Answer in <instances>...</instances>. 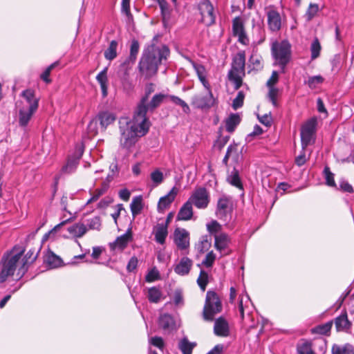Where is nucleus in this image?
I'll return each instance as SVG.
<instances>
[{
	"label": "nucleus",
	"mask_w": 354,
	"mask_h": 354,
	"mask_svg": "<svg viewBox=\"0 0 354 354\" xmlns=\"http://www.w3.org/2000/svg\"><path fill=\"white\" fill-rule=\"evenodd\" d=\"M168 99V95L158 93L153 96L149 102L144 104V110L140 112V104H138L132 120L129 118H121L119 120L120 132V145L123 148L129 149L136 142L137 137L145 136L149 131V122L146 116L148 111L153 112L162 102Z\"/></svg>",
	"instance_id": "nucleus-1"
},
{
	"label": "nucleus",
	"mask_w": 354,
	"mask_h": 354,
	"mask_svg": "<svg viewBox=\"0 0 354 354\" xmlns=\"http://www.w3.org/2000/svg\"><path fill=\"white\" fill-rule=\"evenodd\" d=\"M158 37V35H156L153 38L151 44L144 48L138 63L139 71L146 79H149L156 75L162 60H166L170 53L169 49L166 45L158 46L156 44Z\"/></svg>",
	"instance_id": "nucleus-2"
},
{
	"label": "nucleus",
	"mask_w": 354,
	"mask_h": 354,
	"mask_svg": "<svg viewBox=\"0 0 354 354\" xmlns=\"http://www.w3.org/2000/svg\"><path fill=\"white\" fill-rule=\"evenodd\" d=\"M24 249L15 246L12 251L3 254L0 262V283H4L9 277L14 275L21 267V258Z\"/></svg>",
	"instance_id": "nucleus-3"
},
{
	"label": "nucleus",
	"mask_w": 354,
	"mask_h": 354,
	"mask_svg": "<svg viewBox=\"0 0 354 354\" xmlns=\"http://www.w3.org/2000/svg\"><path fill=\"white\" fill-rule=\"evenodd\" d=\"M245 53L244 50L239 51L232 59L231 69L227 74L228 80L234 85L235 89H239L243 83V77L245 76Z\"/></svg>",
	"instance_id": "nucleus-4"
},
{
	"label": "nucleus",
	"mask_w": 354,
	"mask_h": 354,
	"mask_svg": "<svg viewBox=\"0 0 354 354\" xmlns=\"http://www.w3.org/2000/svg\"><path fill=\"white\" fill-rule=\"evenodd\" d=\"M222 310V302L218 294L213 290H208L203 310V319L207 322L213 321L215 315Z\"/></svg>",
	"instance_id": "nucleus-5"
},
{
	"label": "nucleus",
	"mask_w": 354,
	"mask_h": 354,
	"mask_svg": "<svg viewBox=\"0 0 354 354\" xmlns=\"http://www.w3.org/2000/svg\"><path fill=\"white\" fill-rule=\"evenodd\" d=\"M272 52L277 64L282 72L290 60V45L287 41L274 42L272 46Z\"/></svg>",
	"instance_id": "nucleus-6"
},
{
	"label": "nucleus",
	"mask_w": 354,
	"mask_h": 354,
	"mask_svg": "<svg viewBox=\"0 0 354 354\" xmlns=\"http://www.w3.org/2000/svg\"><path fill=\"white\" fill-rule=\"evenodd\" d=\"M198 9L201 15L202 23L207 26H211L215 24L214 8L209 0H201L198 5Z\"/></svg>",
	"instance_id": "nucleus-7"
},
{
	"label": "nucleus",
	"mask_w": 354,
	"mask_h": 354,
	"mask_svg": "<svg viewBox=\"0 0 354 354\" xmlns=\"http://www.w3.org/2000/svg\"><path fill=\"white\" fill-rule=\"evenodd\" d=\"M265 12L267 16L268 29L272 32L279 31L281 28L282 20L277 7L274 5L268 6L265 8Z\"/></svg>",
	"instance_id": "nucleus-8"
},
{
	"label": "nucleus",
	"mask_w": 354,
	"mask_h": 354,
	"mask_svg": "<svg viewBox=\"0 0 354 354\" xmlns=\"http://www.w3.org/2000/svg\"><path fill=\"white\" fill-rule=\"evenodd\" d=\"M188 201L198 209H205L210 201L209 193L205 187L196 188Z\"/></svg>",
	"instance_id": "nucleus-9"
},
{
	"label": "nucleus",
	"mask_w": 354,
	"mask_h": 354,
	"mask_svg": "<svg viewBox=\"0 0 354 354\" xmlns=\"http://www.w3.org/2000/svg\"><path fill=\"white\" fill-rule=\"evenodd\" d=\"M317 120L316 118H311L301 127V140L302 149H305L313 140L316 131Z\"/></svg>",
	"instance_id": "nucleus-10"
},
{
	"label": "nucleus",
	"mask_w": 354,
	"mask_h": 354,
	"mask_svg": "<svg viewBox=\"0 0 354 354\" xmlns=\"http://www.w3.org/2000/svg\"><path fill=\"white\" fill-rule=\"evenodd\" d=\"M233 209L232 198L227 196H223L218 200L216 209V215L220 220L226 221L230 217Z\"/></svg>",
	"instance_id": "nucleus-11"
},
{
	"label": "nucleus",
	"mask_w": 354,
	"mask_h": 354,
	"mask_svg": "<svg viewBox=\"0 0 354 354\" xmlns=\"http://www.w3.org/2000/svg\"><path fill=\"white\" fill-rule=\"evenodd\" d=\"M129 62L125 60L118 68L116 77L125 91H131L133 86L130 78Z\"/></svg>",
	"instance_id": "nucleus-12"
},
{
	"label": "nucleus",
	"mask_w": 354,
	"mask_h": 354,
	"mask_svg": "<svg viewBox=\"0 0 354 354\" xmlns=\"http://www.w3.org/2000/svg\"><path fill=\"white\" fill-rule=\"evenodd\" d=\"M216 100L214 99L212 91L207 92V95H198L192 99V104L198 109H209L215 104Z\"/></svg>",
	"instance_id": "nucleus-13"
},
{
	"label": "nucleus",
	"mask_w": 354,
	"mask_h": 354,
	"mask_svg": "<svg viewBox=\"0 0 354 354\" xmlns=\"http://www.w3.org/2000/svg\"><path fill=\"white\" fill-rule=\"evenodd\" d=\"M38 251L35 248L30 249L25 254L24 258H21V267L19 268L17 273V279L23 277L25 273L28 271V265L33 263L37 257Z\"/></svg>",
	"instance_id": "nucleus-14"
},
{
	"label": "nucleus",
	"mask_w": 354,
	"mask_h": 354,
	"mask_svg": "<svg viewBox=\"0 0 354 354\" xmlns=\"http://www.w3.org/2000/svg\"><path fill=\"white\" fill-rule=\"evenodd\" d=\"M174 243L180 250L189 246V233L184 228H176L174 233Z\"/></svg>",
	"instance_id": "nucleus-15"
},
{
	"label": "nucleus",
	"mask_w": 354,
	"mask_h": 354,
	"mask_svg": "<svg viewBox=\"0 0 354 354\" xmlns=\"http://www.w3.org/2000/svg\"><path fill=\"white\" fill-rule=\"evenodd\" d=\"M132 239L131 228H129L124 234L118 236L114 242L111 243L109 247L112 250L122 251Z\"/></svg>",
	"instance_id": "nucleus-16"
},
{
	"label": "nucleus",
	"mask_w": 354,
	"mask_h": 354,
	"mask_svg": "<svg viewBox=\"0 0 354 354\" xmlns=\"http://www.w3.org/2000/svg\"><path fill=\"white\" fill-rule=\"evenodd\" d=\"M177 193V189L174 187L167 195L159 199L157 207L158 212L163 213L166 209L169 207L172 202L174 201Z\"/></svg>",
	"instance_id": "nucleus-17"
},
{
	"label": "nucleus",
	"mask_w": 354,
	"mask_h": 354,
	"mask_svg": "<svg viewBox=\"0 0 354 354\" xmlns=\"http://www.w3.org/2000/svg\"><path fill=\"white\" fill-rule=\"evenodd\" d=\"M37 111L36 104L32 107H25L23 106L19 110V124L22 127H26L34 113Z\"/></svg>",
	"instance_id": "nucleus-18"
},
{
	"label": "nucleus",
	"mask_w": 354,
	"mask_h": 354,
	"mask_svg": "<svg viewBox=\"0 0 354 354\" xmlns=\"http://www.w3.org/2000/svg\"><path fill=\"white\" fill-rule=\"evenodd\" d=\"M214 333L216 335L220 337H227L229 335V324L226 319L223 317H220L215 319Z\"/></svg>",
	"instance_id": "nucleus-19"
},
{
	"label": "nucleus",
	"mask_w": 354,
	"mask_h": 354,
	"mask_svg": "<svg viewBox=\"0 0 354 354\" xmlns=\"http://www.w3.org/2000/svg\"><path fill=\"white\" fill-rule=\"evenodd\" d=\"M96 120L100 122L101 128L105 130L109 125L115 122L116 116L113 113L108 111H101L97 114Z\"/></svg>",
	"instance_id": "nucleus-20"
},
{
	"label": "nucleus",
	"mask_w": 354,
	"mask_h": 354,
	"mask_svg": "<svg viewBox=\"0 0 354 354\" xmlns=\"http://www.w3.org/2000/svg\"><path fill=\"white\" fill-rule=\"evenodd\" d=\"M167 224L158 223L154 226L153 234L155 235V241L159 244H164L168 234Z\"/></svg>",
	"instance_id": "nucleus-21"
},
{
	"label": "nucleus",
	"mask_w": 354,
	"mask_h": 354,
	"mask_svg": "<svg viewBox=\"0 0 354 354\" xmlns=\"http://www.w3.org/2000/svg\"><path fill=\"white\" fill-rule=\"evenodd\" d=\"M192 266V261L189 258L184 257L174 267V272L179 275L184 276L189 274Z\"/></svg>",
	"instance_id": "nucleus-22"
},
{
	"label": "nucleus",
	"mask_w": 354,
	"mask_h": 354,
	"mask_svg": "<svg viewBox=\"0 0 354 354\" xmlns=\"http://www.w3.org/2000/svg\"><path fill=\"white\" fill-rule=\"evenodd\" d=\"M83 153V149L80 147L77 151V156L76 157L69 158L66 164L62 167V171L64 173L71 174L75 171L79 164V160Z\"/></svg>",
	"instance_id": "nucleus-23"
},
{
	"label": "nucleus",
	"mask_w": 354,
	"mask_h": 354,
	"mask_svg": "<svg viewBox=\"0 0 354 354\" xmlns=\"http://www.w3.org/2000/svg\"><path fill=\"white\" fill-rule=\"evenodd\" d=\"M108 67L106 66L102 71H101L96 76V80L100 85L102 94L104 97L108 95Z\"/></svg>",
	"instance_id": "nucleus-24"
},
{
	"label": "nucleus",
	"mask_w": 354,
	"mask_h": 354,
	"mask_svg": "<svg viewBox=\"0 0 354 354\" xmlns=\"http://www.w3.org/2000/svg\"><path fill=\"white\" fill-rule=\"evenodd\" d=\"M334 323L337 331H348L351 326V322L348 320L346 312L337 317Z\"/></svg>",
	"instance_id": "nucleus-25"
},
{
	"label": "nucleus",
	"mask_w": 354,
	"mask_h": 354,
	"mask_svg": "<svg viewBox=\"0 0 354 354\" xmlns=\"http://www.w3.org/2000/svg\"><path fill=\"white\" fill-rule=\"evenodd\" d=\"M193 216L192 205L188 201L180 207L176 219L178 221H188Z\"/></svg>",
	"instance_id": "nucleus-26"
},
{
	"label": "nucleus",
	"mask_w": 354,
	"mask_h": 354,
	"mask_svg": "<svg viewBox=\"0 0 354 354\" xmlns=\"http://www.w3.org/2000/svg\"><path fill=\"white\" fill-rule=\"evenodd\" d=\"M143 208L144 203L142 196L139 195L133 197L130 204V209L133 218H135L136 216L141 214Z\"/></svg>",
	"instance_id": "nucleus-27"
},
{
	"label": "nucleus",
	"mask_w": 354,
	"mask_h": 354,
	"mask_svg": "<svg viewBox=\"0 0 354 354\" xmlns=\"http://www.w3.org/2000/svg\"><path fill=\"white\" fill-rule=\"evenodd\" d=\"M230 241L228 235L225 233H221L214 236V246L220 252H222L228 247Z\"/></svg>",
	"instance_id": "nucleus-28"
},
{
	"label": "nucleus",
	"mask_w": 354,
	"mask_h": 354,
	"mask_svg": "<svg viewBox=\"0 0 354 354\" xmlns=\"http://www.w3.org/2000/svg\"><path fill=\"white\" fill-rule=\"evenodd\" d=\"M67 231L73 237L80 238L83 236L87 232L86 225L81 223H75L67 227Z\"/></svg>",
	"instance_id": "nucleus-29"
},
{
	"label": "nucleus",
	"mask_w": 354,
	"mask_h": 354,
	"mask_svg": "<svg viewBox=\"0 0 354 354\" xmlns=\"http://www.w3.org/2000/svg\"><path fill=\"white\" fill-rule=\"evenodd\" d=\"M158 324L163 330H171L174 328L175 322L172 316L165 313L160 315L158 320Z\"/></svg>",
	"instance_id": "nucleus-30"
},
{
	"label": "nucleus",
	"mask_w": 354,
	"mask_h": 354,
	"mask_svg": "<svg viewBox=\"0 0 354 354\" xmlns=\"http://www.w3.org/2000/svg\"><path fill=\"white\" fill-rule=\"evenodd\" d=\"M227 181L234 187L243 189V184L239 176V170L234 167L233 170L228 174Z\"/></svg>",
	"instance_id": "nucleus-31"
},
{
	"label": "nucleus",
	"mask_w": 354,
	"mask_h": 354,
	"mask_svg": "<svg viewBox=\"0 0 354 354\" xmlns=\"http://www.w3.org/2000/svg\"><path fill=\"white\" fill-rule=\"evenodd\" d=\"M21 96L25 99L26 104L25 107H32L36 104V109L38 108L39 100L35 97V93L31 89H26L21 93Z\"/></svg>",
	"instance_id": "nucleus-32"
},
{
	"label": "nucleus",
	"mask_w": 354,
	"mask_h": 354,
	"mask_svg": "<svg viewBox=\"0 0 354 354\" xmlns=\"http://www.w3.org/2000/svg\"><path fill=\"white\" fill-rule=\"evenodd\" d=\"M241 122V118L237 113H232L226 120H225V128L226 130L232 133L233 132L236 127Z\"/></svg>",
	"instance_id": "nucleus-33"
},
{
	"label": "nucleus",
	"mask_w": 354,
	"mask_h": 354,
	"mask_svg": "<svg viewBox=\"0 0 354 354\" xmlns=\"http://www.w3.org/2000/svg\"><path fill=\"white\" fill-rule=\"evenodd\" d=\"M162 292L159 287H151L148 288L147 297L151 303H158L162 297Z\"/></svg>",
	"instance_id": "nucleus-34"
},
{
	"label": "nucleus",
	"mask_w": 354,
	"mask_h": 354,
	"mask_svg": "<svg viewBox=\"0 0 354 354\" xmlns=\"http://www.w3.org/2000/svg\"><path fill=\"white\" fill-rule=\"evenodd\" d=\"M298 354H315L313 343L307 340H302L297 346Z\"/></svg>",
	"instance_id": "nucleus-35"
},
{
	"label": "nucleus",
	"mask_w": 354,
	"mask_h": 354,
	"mask_svg": "<svg viewBox=\"0 0 354 354\" xmlns=\"http://www.w3.org/2000/svg\"><path fill=\"white\" fill-rule=\"evenodd\" d=\"M331 351L332 354H354V347L349 344L343 346L334 344Z\"/></svg>",
	"instance_id": "nucleus-36"
},
{
	"label": "nucleus",
	"mask_w": 354,
	"mask_h": 354,
	"mask_svg": "<svg viewBox=\"0 0 354 354\" xmlns=\"http://www.w3.org/2000/svg\"><path fill=\"white\" fill-rule=\"evenodd\" d=\"M333 324V321H329L325 324L318 325L311 329V333L313 334L328 335L331 330Z\"/></svg>",
	"instance_id": "nucleus-37"
},
{
	"label": "nucleus",
	"mask_w": 354,
	"mask_h": 354,
	"mask_svg": "<svg viewBox=\"0 0 354 354\" xmlns=\"http://www.w3.org/2000/svg\"><path fill=\"white\" fill-rule=\"evenodd\" d=\"M117 48L118 42L115 40H112L108 48L104 51V57L106 59L112 61L117 57Z\"/></svg>",
	"instance_id": "nucleus-38"
},
{
	"label": "nucleus",
	"mask_w": 354,
	"mask_h": 354,
	"mask_svg": "<svg viewBox=\"0 0 354 354\" xmlns=\"http://www.w3.org/2000/svg\"><path fill=\"white\" fill-rule=\"evenodd\" d=\"M313 350L315 354H324L326 351L327 344L325 339L320 337L315 339L313 342Z\"/></svg>",
	"instance_id": "nucleus-39"
},
{
	"label": "nucleus",
	"mask_w": 354,
	"mask_h": 354,
	"mask_svg": "<svg viewBox=\"0 0 354 354\" xmlns=\"http://www.w3.org/2000/svg\"><path fill=\"white\" fill-rule=\"evenodd\" d=\"M212 241L209 236H203L198 243L196 245V248L200 253H204L207 252L211 247Z\"/></svg>",
	"instance_id": "nucleus-40"
},
{
	"label": "nucleus",
	"mask_w": 354,
	"mask_h": 354,
	"mask_svg": "<svg viewBox=\"0 0 354 354\" xmlns=\"http://www.w3.org/2000/svg\"><path fill=\"white\" fill-rule=\"evenodd\" d=\"M155 91V85L153 83H148L145 86V95L142 97L140 102V109L144 110V104L149 100V95ZM142 112V110L140 111Z\"/></svg>",
	"instance_id": "nucleus-41"
},
{
	"label": "nucleus",
	"mask_w": 354,
	"mask_h": 354,
	"mask_svg": "<svg viewBox=\"0 0 354 354\" xmlns=\"http://www.w3.org/2000/svg\"><path fill=\"white\" fill-rule=\"evenodd\" d=\"M195 346V343H191L186 337H184L179 342L178 348L183 354H192V350Z\"/></svg>",
	"instance_id": "nucleus-42"
},
{
	"label": "nucleus",
	"mask_w": 354,
	"mask_h": 354,
	"mask_svg": "<svg viewBox=\"0 0 354 354\" xmlns=\"http://www.w3.org/2000/svg\"><path fill=\"white\" fill-rule=\"evenodd\" d=\"M233 153L234 155H236L237 156V158L239 157V151H238V145L234 143L231 144L228 146L225 156H224V158L223 159V163L225 166L227 165L228 160Z\"/></svg>",
	"instance_id": "nucleus-43"
},
{
	"label": "nucleus",
	"mask_w": 354,
	"mask_h": 354,
	"mask_svg": "<svg viewBox=\"0 0 354 354\" xmlns=\"http://www.w3.org/2000/svg\"><path fill=\"white\" fill-rule=\"evenodd\" d=\"M243 32H245V28L241 19L239 17H235L232 21L233 35L235 37Z\"/></svg>",
	"instance_id": "nucleus-44"
},
{
	"label": "nucleus",
	"mask_w": 354,
	"mask_h": 354,
	"mask_svg": "<svg viewBox=\"0 0 354 354\" xmlns=\"http://www.w3.org/2000/svg\"><path fill=\"white\" fill-rule=\"evenodd\" d=\"M139 49L140 44L138 41L136 39H133L130 46V54L129 58L127 60H128L129 62H131L133 63L136 59Z\"/></svg>",
	"instance_id": "nucleus-45"
},
{
	"label": "nucleus",
	"mask_w": 354,
	"mask_h": 354,
	"mask_svg": "<svg viewBox=\"0 0 354 354\" xmlns=\"http://www.w3.org/2000/svg\"><path fill=\"white\" fill-rule=\"evenodd\" d=\"M109 188V183L104 181L102 183L101 187L96 189L92 197L88 200V203L97 201L102 195H103L108 189Z\"/></svg>",
	"instance_id": "nucleus-46"
},
{
	"label": "nucleus",
	"mask_w": 354,
	"mask_h": 354,
	"mask_svg": "<svg viewBox=\"0 0 354 354\" xmlns=\"http://www.w3.org/2000/svg\"><path fill=\"white\" fill-rule=\"evenodd\" d=\"M209 282V274L204 270H201L199 276L197 279V283L202 291H205Z\"/></svg>",
	"instance_id": "nucleus-47"
},
{
	"label": "nucleus",
	"mask_w": 354,
	"mask_h": 354,
	"mask_svg": "<svg viewBox=\"0 0 354 354\" xmlns=\"http://www.w3.org/2000/svg\"><path fill=\"white\" fill-rule=\"evenodd\" d=\"M321 49L322 47L319 39L315 38L310 46L311 59H315L319 56Z\"/></svg>",
	"instance_id": "nucleus-48"
},
{
	"label": "nucleus",
	"mask_w": 354,
	"mask_h": 354,
	"mask_svg": "<svg viewBox=\"0 0 354 354\" xmlns=\"http://www.w3.org/2000/svg\"><path fill=\"white\" fill-rule=\"evenodd\" d=\"M168 98L170 99V100L173 103L180 106L183 108V111L185 113H189L190 109H189L188 104L184 100H183L182 99H180V97H178L177 96L170 95H168Z\"/></svg>",
	"instance_id": "nucleus-49"
},
{
	"label": "nucleus",
	"mask_w": 354,
	"mask_h": 354,
	"mask_svg": "<svg viewBox=\"0 0 354 354\" xmlns=\"http://www.w3.org/2000/svg\"><path fill=\"white\" fill-rule=\"evenodd\" d=\"M319 11V6L317 3H310L306 12V17L308 21H311Z\"/></svg>",
	"instance_id": "nucleus-50"
},
{
	"label": "nucleus",
	"mask_w": 354,
	"mask_h": 354,
	"mask_svg": "<svg viewBox=\"0 0 354 354\" xmlns=\"http://www.w3.org/2000/svg\"><path fill=\"white\" fill-rule=\"evenodd\" d=\"M324 174L325 176L326 183L330 187H335L336 184L334 180V175L330 171L328 167H325L324 169Z\"/></svg>",
	"instance_id": "nucleus-51"
},
{
	"label": "nucleus",
	"mask_w": 354,
	"mask_h": 354,
	"mask_svg": "<svg viewBox=\"0 0 354 354\" xmlns=\"http://www.w3.org/2000/svg\"><path fill=\"white\" fill-rule=\"evenodd\" d=\"M150 176L151 179L154 183L155 186H158V185L161 184L164 180L162 172L158 169L153 171Z\"/></svg>",
	"instance_id": "nucleus-52"
},
{
	"label": "nucleus",
	"mask_w": 354,
	"mask_h": 354,
	"mask_svg": "<svg viewBox=\"0 0 354 354\" xmlns=\"http://www.w3.org/2000/svg\"><path fill=\"white\" fill-rule=\"evenodd\" d=\"M245 95L243 91H239L232 102V108L234 110L241 108L243 104Z\"/></svg>",
	"instance_id": "nucleus-53"
},
{
	"label": "nucleus",
	"mask_w": 354,
	"mask_h": 354,
	"mask_svg": "<svg viewBox=\"0 0 354 354\" xmlns=\"http://www.w3.org/2000/svg\"><path fill=\"white\" fill-rule=\"evenodd\" d=\"M324 78L321 75L310 77L307 81V84L311 88H315L318 84H322Z\"/></svg>",
	"instance_id": "nucleus-54"
},
{
	"label": "nucleus",
	"mask_w": 354,
	"mask_h": 354,
	"mask_svg": "<svg viewBox=\"0 0 354 354\" xmlns=\"http://www.w3.org/2000/svg\"><path fill=\"white\" fill-rule=\"evenodd\" d=\"M46 261L53 267L58 266L62 262V259L59 257L55 255L53 253L48 254Z\"/></svg>",
	"instance_id": "nucleus-55"
},
{
	"label": "nucleus",
	"mask_w": 354,
	"mask_h": 354,
	"mask_svg": "<svg viewBox=\"0 0 354 354\" xmlns=\"http://www.w3.org/2000/svg\"><path fill=\"white\" fill-rule=\"evenodd\" d=\"M215 259L216 255L213 252V251H211L207 254L205 258L202 261V264L206 266L207 268H210L212 266Z\"/></svg>",
	"instance_id": "nucleus-56"
},
{
	"label": "nucleus",
	"mask_w": 354,
	"mask_h": 354,
	"mask_svg": "<svg viewBox=\"0 0 354 354\" xmlns=\"http://www.w3.org/2000/svg\"><path fill=\"white\" fill-rule=\"evenodd\" d=\"M57 65V62L53 63L50 64L41 75V78L46 83H50L51 80L49 78V75L53 68Z\"/></svg>",
	"instance_id": "nucleus-57"
},
{
	"label": "nucleus",
	"mask_w": 354,
	"mask_h": 354,
	"mask_svg": "<svg viewBox=\"0 0 354 354\" xmlns=\"http://www.w3.org/2000/svg\"><path fill=\"white\" fill-rule=\"evenodd\" d=\"M229 136H220L214 144L215 147H216L218 150L221 151L229 141Z\"/></svg>",
	"instance_id": "nucleus-58"
},
{
	"label": "nucleus",
	"mask_w": 354,
	"mask_h": 354,
	"mask_svg": "<svg viewBox=\"0 0 354 354\" xmlns=\"http://www.w3.org/2000/svg\"><path fill=\"white\" fill-rule=\"evenodd\" d=\"M192 66L198 78L206 75V70L204 66L202 64H196L194 62H192Z\"/></svg>",
	"instance_id": "nucleus-59"
},
{
	"label": "nucleus",
	"mask_w": 354,
	"mask_h": 354,
	"mask_svg": "<svg viewBox=\"0 0 354 354\" xmlns=\"http://www.w3.org/2000/svg\"><path fill=\"white\" fill-rule=\"evenodd\" d=\"M88 227L92 230H100L101 227L100 218L98 216H95L88 221Z\"/></svg>",
	"instance_id": "nucleus-60"
},
{
	"label": "nucleus",
	"mask_w": 354,
	"mask_h": 354,
	"mask_svg": "<svg viewBox=\"0 0 354 354\" xmlns=\"http://www.w3.org/2000/svg\"><path fill=\"white\" fill-rule=\"evenodd\" d=\"M250 62L254 66L256 69L262 68L261 58L257 55H252L249 59Z\"/></svg>",
	"instance_id": "nucleus-61"
},
{
	"label": "nucleus",
	"mask_w": 354,
	"mask_h": 354,
	"mask_svg": "<svg viewBox=\"0 0 354 354\" xmlns=\"http://www.w3.org/2000/svg\"><path fill=\"white\" fill-rule=\"evenodd\" d=\"M207 230L211 233H216L221 230V226L216 221H212L207 225Z\"/></svg>",
	"instance_id": "nucleus-62"
},
{
	"label": "nucleus",
	"mask_w": 354,
	"mask_h": 354,
	"mask_svg": "<svg viewBox=\"0 0 354 354\" xmlns=\"http://www.w3.org/2000/svg\"><path fill=\"white\" fill-rule=\"evenodd\" d=\"M150 343L153 346H154L160 349H162L164 347V341H163V339L160 337L155 336V337H151L150 339Z\"/></svg>",
	"instance_id": "nucleus-63"
},
{
	"label": "nucleus",
	"mask_w": 354,
	"mask_h": 354,
	"mask_svg": "<svg viewBox=\"0 0 354 354\" xmlns=\"http://www.w3.org/2000/svg\"><path fill=\"white\" fill-rule=\"evenodd\" d=\"M138 260L137 257H132L130 260L129 261V263L127 266V270L128 272H131L134 271L137 266H138Z\"/></svg>",
	"instance_id": "nucleus-64"
}]
</instances>
